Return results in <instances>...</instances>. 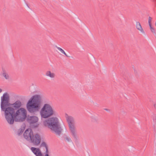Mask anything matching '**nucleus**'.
<instances>
[{
  "label": "nucleus",
  "instance_id": "nucleus-5",
  "mask_svg": "<svg viewBox=\"0 0 156 156\" xmlns=\"http://www.w3.org/2000/svg\"><path fill=\"white\" fill-rule=\"evenodd\" d=\"M66 119L67 122L69 133L72 137L75 140H76L78 136L76 129L74 120L71 116L67 115Z\"/></svg>",
  "mask_w": 156,
  "mask_h": 156
},
{
  "label": "nucleus",
  "instance_id": "nucleus-19",
  "mask_svg": "<svg viewBox=\"0 0 156 156\" xmlns=\"http://www.w3.org/2000/svg\"><path fill=\"white\" fill-rule=\"evenodd\" d=\"M2 89L1 88H0V93H1V92H2Z\"/></svg>",
  "mask_w": 156,
  "mask_h": 156
},
{
  "label": "nucleus",
  "instance_id": "nucleus-6",
  "mask_svg": "<svg viewBox=\"0 0 156 156\" xmlns=\"http://www.w3.org/2000/svg\"><path fill=\"white\" fill-rule=\"evenodd\" d=\"M41 140V136L38 133H36L33 134L30 141L34 145L38 146L40 144Z\"/></svg>",
  "mask_w": 156,
  "mask_h": 156
},
{
  "label": "nucleus",
  "instance_id": "nucleus-9",
  "mask_svg": "<svg viewBox=\"0 0 156 156\" xmlns=\"http://www.w3.org/2000/svg\"><path fill=\"white\" fill-rule=\"evenodd\" d=\"M153 18L151 16L148 18V23L151 32L154 34H156V30L154 28L152 24Z\"/></svg>",
  "mask_w": 156,
  "mask_h": 156
},
{
  "label": "nucleus",
  "instance_id": "nucleus-13",
  "mask_svg": "<svg viewBox=\"0 0 156 156\" xmlns=\"http://www.w3.org/2000/svg\"><path fill=\"white\" fill-rule=\"evenodd\" d=\"M24 127H22L19 129L17 131V134L18 136H20L21 135L25 129Z\"/></svg>",
  "mask_w": 156,
  "mask_h": 156
},
{
  "label": "nucleus",
  "instance_id": "nucleus-14",
  "mask_svg": "<svg viewBox=\"0 0 156 156\" xmlns=\"http://www.w3.org/2000/svg\"><path fill=\"white\" fill-rule=\"evenodd\" d=\"M56 48L62 54L66 56L67 57H69V56L65 52V51L62 48L57 47L56 46Z\"/></svg>",
  "mask_w": 156,
  "mask_h": 156
},
{
  "label": "nucleus",
  "instance_id": "nucleus-7",
  "mask_svg": "<svg viewBox=\"0 0 156 156\" xmlns=\"http://www.w3.org/2000/svg\"><path fill=\"white\" fill-rule=\"evenodd\" d=\"M33 132L30 128L27 129L23 134L24 138L27 140L30 141L34 134Z\"/></svg>",
  "mask_w": 156,
  "mask_h": 156
},
{
  "label": "nucleus",
  "instance_id": "nucleus-20",
  "mask_svg": "<svg viewBox=\"0 0 156 156\" xmlns=\"http://www.w3.org/2000/svg\"><path fill=\"white\" fill-rule=\"evenodd\" d=\"M155 26L156 27V22H155Z\"/></svg>",
  "mask_w": 156,
  "mask_h": 156
},
{
  "label": "nucleus",
  "instance_id": "nucleus-16",
  "mask_svg": "<svg viewBox=\"0 0 156 156\" xmlns=\"http://www.w3.org/2000/svg\"><path fill=\"white\" fill-rule=\"evenodd\" d=\"M91 119L92 121L94 122L97 121L98 119V117L95 115L91 116Z\"/></svg>",
  "mask_w": 156,
  "mask_h": 156
},
{
  "label": "nucleus",
  "instance_id": "nucleus-18",
  "mask_svg": "<svg viewBox=\"0 0 156 156\" xmlns=\"http://www.w3.org/2000/svg\"><path fill=\"white\" fill-rule=\"evenodd\" d=\"M153 106L154 108L156 110V101L153 103Z\"/></svg>",
  "mask_w": 156,
  "mask_h": 156
},
{
  "label": "nucleus",
  "instance_id": "nucleus-12",
  "mask_svg": "<svg viewBox=\"0 0 156 156\" xmlns=\"http://www.w3.org/2000/svg\"><path fill=\"white\" fill-rule=\"evenodd\" d=\"M45 75L47 77L51 78H54L55 76V73L53 72H52L50 70L47 71L45 73Z\"/></svg>",
  "mask_w": 156,
  "mask_h": 156
},
{
  "label": "nucleus",
  "instance_id": "nucleus-17",
  "mask_svg": "<svg viewBox=\"0 0 156 156\" xmlns=\"http://www.w3.org/2000/svg\"><path fill=\"white\" fill-rule=\"evenodd\" d=\"M64 140L65 141L67 142H70L71 141V138L68 136H66L64 138Z\"/></svg>",
  "mask_w": 156,
  "mask_h": 156
},
{
  "label": "nucleus",
  "instance_id": "nucleus-1",
  "mask_svg": "<svg viewBox=\"0 0 156 156\" xmlns=\"http://www.w3.org/2000/svg\"><path fill=\"white\" fill-rule=\"evenodd\" d=\"M1 110L4 112L5 119L8 123L12 124L14 121L23 122L26 119L33 128H37L39 126L38 116L35 115L27 116L26 109L21 108L23 105L21 101L17 100L12 103H9V96L6 92L1 97Z\"/></svg>",
  "mask_w": 156,
  "mask_h": 156
},
{
  "label": "nucleus",
  "instance_id": "nucleus-10",
  "mask_svg": "<svg viewBox=\"0 0 156 156\" xmlns=\"http://www.w3.org/2000/svg\"><path fill=\"white\" fill-rule=\"evenodd\" d=\"M30 149L36 156H43V154L40 148L31 147Z\"/></svg>",
  "mask_w": 156,
  "mask_h": 156
},
{
  "label": "nucleus",
  "instance_id": "nucleus-15",
  "mask_svg": "<svg viewBox=\"0 0 156 156\" xmlns=\"http://www.w3.org/2000/svg\"><path fill=\"white\" fill-rule=\"evenodd\" d=\"M42 145L44 146L46 149V153L44 156H49L48 154V148L45 142H43L42 143Z\"/></svg>",
  "mask_w": 156,
  "mask_h": 156
},
{
  "label": "nucleus",
  "instance_id": "nucleus-2",
  "mask_svg": "<svg viewBox=\"0 0 156 156\" xmlns=\"http://www.w3.org/2000/svg\"><path fill=\"white\" fill-rule=\"evenodd\" d=\"M42 105V96L39 94H35L32 96L26 104V108L30 113H34L38 111Z\"/></svg>",
  "mask_w": 156,
  "mask_h": 156
},
{
  "label": "nucleus",
  "instance_id": "nucleus-3",
  "mask_svg": "<svg viewBox=\"0 0 156 156\" xmlns=\"http://www.w3.org/2000/svg\"><path fill=\"white\" fill-rule=\"evenodd\" d=\"M44 126L48 127L57 135L59 136L62 132L59 119L53 117L44 120L43 122Z\"/></svg>",
  "mask_w": 156,
  "mask_h": 156
},
{
  "label": "nucleus",
  "instance_id": "nucleus-4",
  "mask_svg": "<svg viewBox=\"0 0 156 156\" xmlns=\"http://www.w3.org/2000/svg\"><path fill=\"white\" fill-rule=\"evenodd\" d=\"M55 112L52 107L48 103L44 104L40 111L41 118L46 119L55 115Z\"/></svg>",
  "mask_w": 156,
  "mask_h": 156
},
{
  "label": "nucleus",
  "instance_id": "nucleus-8",
  "mask_svg": "<svg viewBox=\"0 0 156 156\" xmlns=\"http://www.w3.org/2000/svg\"><path fill=\"white\" fill-rule=\"evenodd\" d=\"M0 76L3 77L6 80L9 81L11 78L6 71L4 69H2V71L0 73Z\"/></svg>",
  "mask_w": 156,
  "mask_h": 156
},
{
  "label": "nucleus",
  "instance_id": "nucleus-11",
  "mask_svg": "<svg viewBox=\"0 0 156 156\" xmlns=\"http://www.w3.org/2000/svg\"><path fill=\"white\" fill-rule=\"evenodd\" d=\"M136 27L137 30L139 31L140 33L143 34L145 33L144 31L140 22H136Z\"/></svg>",
  "mask_w": 156,
  "mask_h": 156
}]
</instances>
